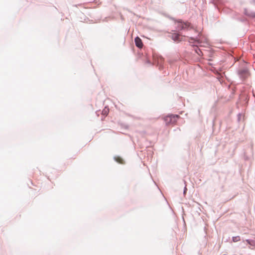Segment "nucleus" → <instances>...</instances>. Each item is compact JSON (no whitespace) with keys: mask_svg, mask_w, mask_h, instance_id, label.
<instances>
[{"mask_svg":"<svg viewBox=\"0 0 255 255\" xmlns=\"http://www.w3.org/2000/svg\"><path fill=\"white\" fill-rule=\"evenodd\" d=\"M246 74L248 75V73L247 72H245Z\"/></svg>","mask_w":255,"mask_h":255,"instance_id":"obj_9","label":"nucleus"},{"mask_svg":"<svg viewBox=\"0 0 255 255\" xmlns=\"http://www.w3.org/2000/svg\"><path fill=\"white\" fill-rule=\"evenodd\" d=\"M241 240L240 236H236L233 237V241L234 242H237Z\"/></svg>","mask_w":255,"mask_h":255,"instance_id":"obj_6","label":"nucleus"},{"mask_svg":"<svg viewBox=\"0 0 255 255\" xmlns=\"http://www.w3.org/2000/svg\"><path fill=\"white\" fill-rule=\"evenodd\" d=\"M172 39L177 42H179L182 40V36L179 34L174 33L172 35Z\"/></svg>","mask_w":255,"mask_h":255,"instance_id":"obj_4","label":"nucleus"},{"mask_svg":"<svg viewBox=\"0 0 255 255\" xmlns=\"http://www.w3.org/2000/svg\"><path fill=\"white\" fill-rule=\"evenodd\" d=\"M115 160L120 164H124V162L123 159L120 156L115 157Z\"/></svg>","mask_w":255,"mask_h":255,"instance_id":"obj_5","label":"nucleus"},{"mask_svg":"<svg viewBox=\"0 0 255 255\" xmlns=\"http://www.w3.org/2000/svg\"><path fill=\"white\" fill-rule=\"evenodd\" d=\"M134 41H135V45L139 48H141L143 46V43H142V42L141 40V39L139 37H136L135 38V39H134Z\"/></svg>","mask_w":255,"mask_h":255,"instance_id":"obj_3","label":"nucleus"},{"mask_svg":"<svg viewBox=\"0 0 255 255\" xmlns=\"http://www.w3.org/2000/svg\"><path fill=\"white\" fill-rule=\"evenodd\" d=\"M177 24V27L179 30L187 29L190 27V24L189 22H183L179 20L175 22Z\"/></svg>","mask_w":255,"mask_h":255,"instance_id":"obj_2","label":"nucleus"},{"mask_svg":"<svg viewBox=\"0 0 255 255\" xmlns=\"http://www.w3.org/2000/svg\"><path fill=\"white\" fill-rule=\"evenodd\" d=\"M108 112V110L105 109L103 111L102 113L104 115H107Z\"/></svg>","mask_w":255,"mask_h":255,"instance_id":"obj_7","label":"nucleus"},{"mask_svg":"<svg viewBox=\"0 0 255 255\" xmlns=\"http://www.w3.org/2000/svg\"><path fill=\"white\" fill-rule=\"evenodd\" d=\"M246 242H247L248 244H251V242H250V240H246Z\"/></svg>","mask_w":255,"mask_h":255,"instance_id":"obj_8","label":"nucleus"},{"mask_svg":"<svg viewBox=\"0 0 255 255\" xmlns=\"http://www.w3.org/2000/svg\"><path fill=\"white\" fill-rule=\"evenodd\" d=\"M179 116L177 115H171L164 118V121L167 125L175 124Z\"/></svg>","mask_w":255,"mask_h":255,"instance_id":"obj_1","label":"nucleus"}]
</instances>
